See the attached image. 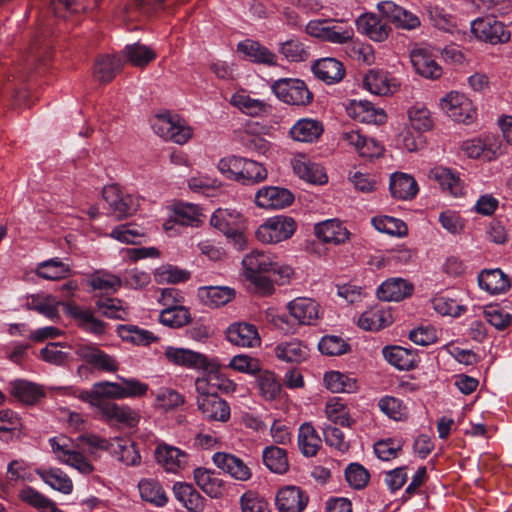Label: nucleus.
Listing matches in <instances>:
<instances>
[{
  "label": "nucleus",
  "instance_id": "1",
  "mask_svg": "<svg viewBox=\"0 0 512 512\" xmlns=\"http://www.w3.org/2000/svg\"><path fill=\"white\" fill-rule=\"evenodd\" d=\"M271 89L280 101L289 105L307 106L313 100L312 92L301 79L281 78L272 84Z\"/></svg>",
  "mask_w": 512,
  "mask_h": 512
},
{
  "label": "nucleus",
  "instance_id": "2",
  "mask_svg": "<svg viewBox=\"0 0 512 512\" xmlns=\"http://www.w3.org/2000/svg\"><path fill=\"white\" fill-rule=\"evenodd\" d=\"M296 227V222L292 217L278 215L260 225L255 235L262 243L273 244L289 239L294 234Z\"/></svg>",
  "mask_w": 512,
  "mask_h": 512
},
{
  "label": "nucleus",
  "instance_id": "3",
  "mask_svg": "<svg viewBox=\"0 0 512 512\" xmlns=\"http://www.w3.org/2000/svg\"><path fill=\"white\" fill-rule=\"evenodd\" d=\"M102 197L108 204L110 214L117 220L132 216L139 207V199L122 192L117 185L105 186L102 190Z\"/></svg>",
  "mask_w": 512,
  "mask_h": 512
},
{
  "label": "nucleus",
  "instance_id": "4",
  "mask_svg": "<svg viewBox=\"0 0 512 512\" xmlns=\"http://www.w3.org/2000/svg\"><path fill=\"white\" fill-rule=\"evenodd\" d=\"M152 127L157 135L177 144L186 143L192 136V129L177 115L169 113L155 116Z\"/></svg>",
  "mask_w": 512,
  "mask_h": 512
},
{
  "label": "nucleus",
  "instance_id": "5",
  "mask_svg": "<svg viewBox=\"0 0 512 512\" xmlns=\"http://www.w3.org/2000/svg\"><path fill=\"white\" fill-rule=\"evenodd\" d=\"M53 453L62 463L72 466L83 474L93 471V465L78 451L72 449L71 441L65 436L49 440Z\"/></svg>",
  "mask_w": 512,
  "mask_h": 512
},
{
  "label": "nucleus",
  "instance_id": "6",
  "mask_svg": "<svg viewBox=\"0 0 512 512\" xmlns=\"http://www.w3.org/2000/svg\"><path fill=\"white\" fill-rule=\"evenodd\" d=\"M75 354L91 367L104 372H116L118 362L114 357L100 350L95 344L77 342L73 345Z\"/></svg>",
  "mask_w": 512,
  "mask_h": 512
},
{
  "label": "nucleus",
  "instance_id": "7",
  "mask_svg": "<svg viewBox=\"0 0 512 512\" xmlns=\"http://www.w3.org/2000/svg\"><path fill=\"white\" fill-rule=\"evenodd\" d=\"M475 36L491 44L506 43L510 40V31L494 17L479 18L471 24Z\"/></svg>",
  "mask_w": 512,
  "mask_h": 512
},
{
  "label": "nucleus",
  "instance_id": "8",
  "mask_svg": "<svg viewBox=\"0 0 512 512\" xmlns=\"http://www.w3.org/2000/svg\"><path fill=\"white\" fill-rule=\"evenodd\" d=\"M445 114L456 122L467 123L474 117L472 102L463 94L450 92L440 100Z\"/></svg>",
  "mask_w": 512,
  "mask_h": 512
},
{
  "label": "nucleus",
  "instance_id": "9",
  "mask_svg": "<svg viewBox=\"0 0 512 512\" xmlns=\"http://www.w3.org/2000/svg\"><path fill=\"white\" fill-rule=\"evenodd\" d=\"M377 8L380 14L397 28L413 30L418 28L421 24L417 15L397 5L393 1L379 2Z\"/></svg>",
  "mask_w": 512,
  "mask_h": 512
},
{
  "label": "nucleus",
  "instance_id": "10",
  "mask_svg": "<svg viewBox=\"0 0 512 512\" xmlns=\"http://www.w3.org/2000/svg\"><path fill=\"white\" fill-rule=\"evenodd\" d=\"M167 360L178 366L195 370H207L209 362L204 354L192 351L190 349L167 347L165 350Z\"/></svg>",
  "mask_w": 512,
  "mask_h": 512
},
{
  "label": "nucleus",
  "instance_id": "11",
  "mask_svg": "<svg viewBox=\"0 0 512 512\" xmlns=\"http://www.w3.org/2000/svg\"><path fill=\"white\" fill-rule=\"evenodd\" d=\"M293 194L280 187H263L255 195V203L265 209H282L292 204Z\"/></svg>",
  "mask_w": 512,
  "mask_h": 512
},
{
  "label": "nucleus",
  "instance_id": "12",
  "mask_svg": "<svg viewBox=\"0 0 512 512\" xmlns=\"http://www.w3.org/2000/svg\"><path fill=\"white\" fill-rule=\"evenodd\" d=\"M99 413L107 423H116L125 427H135L140 421L139 413L127 405L104 403Z\"/></svg>",
  "mask_w": 512,
  "mask_h": 512
},
{
  "label": "nucleus",
  "instance_id": "13",
  "mask_svg": "<svg viewBox=\"0 0 512 512\" xmlns=\"http://www.w3.org/2000/svg\"><path fill=\"white\" fill-rule=\"evenodd\" d=\"M63 309L69 317L77 321L81 329L96 335L105 333L106 324L95 318L91 310L82 308L74 303L63 304Z\"/></svg>",
  "mask_w": 512,
  "mask_h": 512
},
{
  "label": "nucleus",
  "instance_id": "14",
  "mask_svg": "<svg viewBox=\"0 0 512 512\" xmlns=\"http://www.w3.org/2000/svg\"><path fill=\"white\" fill-rule=\"evenodd\" d=\"M308 500V496L300 487L286 486L278 491L276 506L279 512H302Z\"/></svg>",
  "mask_w": 512,
  "mask_h": 512
},
{
  "label": "nucleus",
  "instance_id": "15",
  "mask_svg": "<svg viewBox=\"0 0 512 512\" xmlns=\"http://www.w3.org/2000/svg\"><path fill=\"white\" fill-rule=\"evenodd\" d=\"M155 458L167 472L176 473L186 467L188 455L173 446L159 444L155 449Z\"/></svg>",
  "mask_w": 512,
  "mask_h": 512
},
{
  "label": "nucleus",
  "instance_id": "16",
  "mask_svg": "<svg viewBox=\"0 0 512 512\" xmlns=\"http://www.w3.org/2000/svg\"><path fill=\"white\" fill-rule=\"evenodd\" d=\"M294 173L301 179L311 184H324L327 182V175L324 168L311 162L305 155H297L291 160Z\"/></svg>",
  "mask_w": 512,
  "mask_h": 512
},
{
  "label": "nucleus",
  "instance_id": "17",
  "mask_svg": "<svg viewBox=\"0 0 512 512\" xmlns=\"http://www.w3.org/2000/svg\"><path fill=\"white\" fill-rule=\"evenodd\" d=\"M356 26L361 34L376 42L386 40L391 32L389 24L375 14L361 15L356 20Z\"/></svg>",
  "mask_w": 512,
  "mask_h": 512
},
{
  "label": "nucleus",
  "instance_id": "18",
  "mask_svg": "<svg viewBox=\"0 0 512 512\" xmlns=\"http://www.w3.org/2000/svg\"><path fill=\"white\" fill-rule=\"evenodd\" d=\"M363 83L368 91L379 96L394 93L399 85L394 77L382 70H370L365 75Z\"/></svg>",
  "mask_w": 512,
  "mask_h": 512
},
{
  "label": "nucleus",
  "instance_id": "19",
  "mask_svg": "<svg viewBox=\"0 0 512 512\" xmlns=\"http://www.w3.org/2000/svg\"><path fill=\"white\" fill-rule=\"evenodd\" d=\"M197 405L207 420L227 422L230 418V406L218 395L198 397Z\"/></svg>",
  "mask_w": 512,
  "mask_h": 512
},
{
  "label": "nucleus",
  "instance_id": "20",
  "mask_svg": "<svg viewBox=\"0 0 512 512\" xmlns=\"http://www.w3.org/2000/svg\"><path fill=\"white\" fill-rule=\"evenodd\" d=\"M290 315L301 325H311L319 317L318 303L307 297H298L287 305Z\"/></svg>",
  "mask_w": 512,
  "mask_h": 512
},
{
  "label": "nucleus",
  "instance_id": "21",
  "mask_svg": "<svg viewBox=\"0 0 512 512\" xmlns=\"http://www.w3.org/2000/svg\"><path fill=\"white\" fill-rule=\"evenodd\" d=\"M230 343L240 347H256L260 344L257 328L249 323H233L226 330Z\"/></svg>",
  "mask_w": 512,
  "mask_h": 512
},
{
  "label": "nucleus",
  "instance_id": "22",
  "mask_svg": "<svg viewBox=\"0 0 512 512\" xmlns=\"http://www.w3.org/2000/svg\"><path fill=\"white\" fill-rule=\"evenodd\" d=\"M214 464L230 474L233 478L240 481H247L251 478L250 468L242 459L224 452H217L212 457Z\"/></svg>",
  "mask_w": 512,
  "mask_h": 512
},
{
  "label": "nucleus",
  "instance_id": "23",
  "mask_svg": "<svg viewBox=\"0 0 512 512\" xmlns=\"http://www.w3.org/2000/svg\"><path fill=\"white\" fill-rule=\"evenodd\" d=\"M237 51L251 62L273 66L277 64V56L257 41L246 39L237 45Z\"/></svg>",
  "mask_w": 512,
  "mask_h": 512
},
{
  "label": "nucleus",
  "instance_id": "24",
  "mask_svg": "<svg viewBox=\"0 0 512 512\" xmlns=\"http://www.w3.org/2000/svg\"><path fill=\"white\" fill-rule=\"evenodd\" d=\"M314 232L323 242L335 245L342 244L349 238L348 230L338 219H328L316 224Z\"/></svg>",
  "mask_w": 512,
  "mask_h": 512
},
{
  "label": "nucleus",
  "instance_id": "25",
  "mask_svg": "<svg viewBox=\"0 0 512 512\" xmlns=\"http://www.w3.org/2000/svg\"><path fill=\"white\" fill-rule=\"evenodd\" d=\"M244 276L270 273L276 270V261L270 254L254 250L247 254L243 260Z\"/></svg>",
  "mask_w": 512,
  "mask_h": 512
},
{
  "label": "nucleus",
  "instance_id": "26",
  "mask_svg": "<svg viewBox=\"0 0 512 512\" xmlns=\"http://www.w3.org/2000/svg\"><path fill=\"white\" fill-rule=\"evenodd\" d=\"M175 498L190 512H202L205 508V498L192 484L176 482L173 485Z\"/></svg>",
  "mask_w": 512,
  "mask_h": 512
},
{
  "label": "nucleus",
  "instance_id": "27",
  "mask_svg": "<svg viewBox=\"0 0 512 512\" xmlns=\"http://www.w3.org/2000/svg\"><path fill=\"white\" fill-rule=\"evenodd\" d=\"M312 68L315 76L327 84L338 83L345 76L344 65L335 58L319 59Z\"/></svg>",
  "mask_w": 512,
  "mask_h": 512
},
{
  "label": "nucleus",
  "instance_id": "28",
  "mask_svg": "<svg viewBox=\"0 0 512 512\" xmlns=\"http://www.w3.org/2000/svg\"><path fill=\"white\" fill-rule=\"evenodd\" d=\"M413 285L402 278H391L384 281L377 289V296L383 301H401L410 296Z\"/></svg>",
  "mask_w": 512,
  "mask_h": 512
},
{
  "label": "nucleus",
  "instance_id": "29",
  "mask_svg": "<svg viewBox=\"0 0 512 512\" xmlns=\"http://www.w3.org/2000/svg\"><path fill=\"white\" fill-rule=\"evenodd\" d=\"M411 63L415 71L428 79H438L442 75L441 66L433 56L424 49H416L411 52Z\"/></svg>",
  "mask_w": 512,
  "mask_h": 512
},
{
  "label": "nucleus",
  "instance_id": "30",
  "mask_svg": "<svg viewBox=\"0 0 512 512\" xmlns=\"http://www.w3.org/2000/svg\"><path fill=\"white\" fill-rule=\"evenodd\" d=\"M323 131L324 128L320 121L302 118L290 128L289 134L295 141L312 143L319 139Z\"/></svg>",
  "mask_w": 512,
  "mask_h": 512
},
{
  "label": "nucleus",
  "instance_id": "31",
  "mask_svg": "<svg viewBox=\"0 0 512 512\" xmlns=\"http://www.w3.org/2000/svg\"><path fill=\"white\" fill-rule=\"evenodd\" d=\"M297 444L305 457H314L321 448L322 439L310 422H304L298 429Z\"/></svg>",
  "mask_w": 512,
  "mask_h": 512
},
{
  "label": "nucleus",
  "instance_id": "32",
  "mask_svg": "<svg viewBox=\"0 0 512 512\" xmlns=\"http://www.w3.org/2000/svg\"><path fill=\"white\" fill-rule=\"evenodd\" d=\"M274 352L279 360L296 364L305 361L309 356L308 347L299 339L279 343Z\"/></svg>",
  "mask_w": 512,
  "mask_h": 512
},
{
  "label": "nucleus",
  "instance_id": "33",
  "mask_svg": "<svg viewBox=\"0 0 512 512\" xmlns=\"http://www.w3.org/2000/svg\"><path fill=\"white\" fill-rule=\"evenodd\" d=\"M58 300L53 295L37 294L28 298L26 307L28 310H34L50 320L59 319L58 307L66 304Z\"/></svg>",
  "mask_w": 512,
  "mask_h": 512
},
{
  "label": "nucleus",
  "instance_id": "34",
  "mask_svg": "<svg viewBox=\"0 0 512 512\" xmlns=\"http://www.w3.org/2000/svg\"><path fill=\"white\" fill-rule=\"evenodd\" d=\"M198 487L211 498H220L223 495V483L214 471L206 468H196L193 472Z\"/></svg>",
  "mask_w": 512,
  "mask_h": 512
},
{
  "label": "nucleus",
  "instance_id": "35",
  "mask_svg": "<svg viewBox=\"0 0 512 512\" xmlns=\"http://www.w3.org/2000/svg\"><path fill=\"white\" fill-rule=\"evenodd\" d=\"M480 288L490 294L505 293L510 289L508 277L500 269L484 270L478 276Z\"/></svg>",
  "mask_w": 512,
  "mask_h": 512
},
{
  "label": "nucleus",
  "instance_id": "36",
  "mask_svg": "<svg viewBox=\"0 0 512 512\" xmlns=\"http://www.w3.org/2000/svg\"><path fill=\"white\" fill-rule=\"evenodd\" d=\"M138 490L143 501L156 507H163L168 502V496L159 481L152 478L141 479Z\"/></svg>",
  "mask_w": 512,
  "mask_h": 512
},
{
  "label": "nucleus",
  "instance_id": "37",
  "mask_svg": "<svg viewBox=\"0 0 512 512\" xmlns=\"http://www.w3.org/2000/svg\"><path fill=\"white\" fill-rule=\"evenodd\" d=\"M348 113L354 119L363 123L382 124L386 120V114L381 109H376L368 101L352 102Z\"/></svg>",
  "mask_w": 512,
  "mask_h": 512
},
{
  "label": "nucleus",
  "instance_id": "38",
  "mask_svg": "<svg viewBox=\"0 0 512 512\" xmlns=\"http://www.w3.org/2000/svg\"><path fill=\"white\" fill-rule=\"evenodd\" d=\"M390 191L394 198L410 200L418 192V185L415 179L405 173H395L390 179Z\"/></svg>",
  "mask_w": 512,
  "mask_h": 512
},
{
  "label": "nucleus",
  "instance_id": "39",
  "mask_svg": "<svg viewBox=\"0 0 512 512\" xmlns=\"http://www.w3.org/2000/svg\"><path fill=\"white\" fill-rule=\"evenodd\" d=\"M122 67L121 59L116 55H103L96 59L93 69L94 78L100 83L110 82Z\"/></svg>",
  "mask_w": 512,
  "mask_h": 512
},
{
  "label": "nucleus",
  "instance_id": "40",
  "mask_svg": "<svg viewBox=\"0 0 512 512\" xmlns=\"http://www.w3.org/2000/svg\"><path fill=\"white\" fill-rule=\"evenodd\" d=\"M210 223L214 228L226 234L232 233L238 227H244V218L235 210L218 209L213 213Z\"/></svg>",
  "mask_w": 512,
  "mask_h": 512
},
{
  "label": "nucleus",
  "instance_id": "41",
  "mask_svg": "<svg viewBox=\"0 0 512 512\" xmlns=\"http://www.w3.org/2000/svg\"><path fill=\"white\" fill-rule=\"evenodd\" d=\"M200 299L210 307H220L235 297L234 289L227 286H207L198 290Z\"/></svg>",
  "mask_w": 512,
  "mask_h": 512
},
{
  "label": "nucleus",
  "instance_id": "42",
  "mask_svg": "<svg viewBox=\"0 0 512 512\" xmlns=\"http://www.w3.org/2000/svg\"><path fill=\"white\" fill-rule=\"evenodd\" d=\"M391 323V313L379 307L365 311L358 319L359 327L368 331H378Z\"/></svg>",
  "mask_w": 512,
  "mask_h": 512
},
{
  "label": "nucleus",
  "instance_id": "43",
  "mask_svg": "<svg viewBox=\"0 0 512 512\" xmlns=\"http://www.w3.org/2000/svg\"><path fill=\"white\" fill-rule=\"evenodd\" d=\"M200 210L194 204H179L175 207L173 215L164 223L165 230L173 228V224L181 226H193L195 222H199Z\"/></svg>",
  "mask_w": 512,
  "mask_h": 512
},
{
  "label": "nucleus",
  "instance_id": "44",
  "mask_svg": "<svg viewBox=\"0 0 512 512\" xmlns=\"http://www.w3.org/2000/svg\"><path fill=\"white\" fill-rule=\"evenodd\" d=\"M126 61L135 67L143 68L156 58V53L149 46L139 42L127 45L123 50Z\"/></svg>",
  "mask_w": 512,
  "mask_h": 512
},
{
  "label": "nucleus",
  "instance_id": "45",
  "mask_svg": "<svg viewBox=\"0 0 512 512\" xmlns=\"http://www.w3.org/2000/svg\"><path fill=\"white\" fill-rule=\"evenodd\" d=\"M263 462L266 467L273 473L284 474L289 469V463L286 450L277 447L269 446L263 450Z\"/></svg>",
  "mask_w": 512,
  "mask_h": 512
},
{
  "label": "nucleus",
  "instance_id": "46",
  "mask_svg": "<svg viewBox=\"0 0 512 512\" xmlns=\"http://www.w3.org/2000/svg\"><path fill=\"white\" fill-rule=\"evenodd\" d=\"M267 178V170L257 161L242 158L238 183L253 185Z\"/></svg>",
  "mask_w": 512,
  "mask_h": 512
},
{
  "label": "nucleus",
  "instance_id": "47",
  "mask_svg": "<svg viewBox=\"0 0 512 512\" xmlns=\"http://www.w3.org/2000/svg\"><path fill=\"white\" fill-rule=\"evenodd\" d=\"M324 382L327 389L333 393H354L358 389L355 378L338 371L326 373Z\"/></svg>",
  "mask_w": 512,
  "mask_h": 512
},
{
  "label": "nucleus",
  "instance_id": "48",
  "mask_svg": "<svg viewBox=\"0 0 512 512\" xmlns=\"http://www.w3.org/2000/svg\"><path fill=\"white\" fill-rule=\"evenodd\" d=\"M385 359L400 370H409L414 367L415 355L401 346L383 348Z\"/></svg>",
  "mask_w": 512,
  "mask_h": 512
},
{
  "label": "nucleus",
  "instance_id": "49",
  "mask_svg": "<svg viewBox=\"0 0 512 512\" xmlns=\"http://www.w3.org/2000/svg\"><path fill=\"white\" fill-rule=\"evenodd\" d=\"M429 178L436 181L442 189L448 190L454 196L462 194L459 178L447 168L435 167L431 169Z\"/></svg>",
  "mask_w": 512,
  "mask_h": 512
},
{
  "label": "nucleus",
  "instance_id": "50",
  "mask_svg": "<svg viewBox=\"0 0 512 512\" xmlns=\"http://www.w3.org/2000/svg\"><path fill=\"white\" fill-rule=\"evenodd\" d=\"M36 274L43 279L60 280L70 274V267L58 259H50L38 265Z\"/></svg>",
  "mask_w": 512,
  "mask_h": 512
},
{
  "label": "nucleus",
  "instance_id": "51",
  "mask_svg": "<svg viewBox=\"0 0 512 512\" xmlns=\"http://www.w3.org/2000/svg\"><path fill=\"white\" fill-rule=\"evenodd\" d=\"M41 479L51 488L69 494L72 491L73 484L71 479L60 469L51 468L49 470L38 471Z\"/></svg>",
  "mask_w": 512,
  "mask_h": 512
},
{
  "label": "nucleus",
  "instance_id": "52",
  "mask_svg": "<svg viewBox=\"0 0 512 512\" xmlns=\"http://www.w3.org/2000/svg\"><path fill=\"white\" fill-rule=\"evenodd\" d=\"M160 322L171 328H179L189 323L190 313L183 305L168 307L161 311Z\"/></svg>",
  "mask_w": 512,
  "mask_h": 512
},
{
  "label": "nucleus",
  "instance_id": "53",
  "mask_svg": "<svg viewBox=\"0 0 512 512\" xmlns=\"http://www.w3.org/2000/svg\"><path fill=\"white\" fill-rule=\"evenodd\" d=\"M326 416L330 421L343 427H350L353 420L350 418L349 411L340 398H332L326 403Z\"/></svg>",
  "mask_w": 512,
  "mask_h": 512
},
{
  "label": "nucleus",
  "instance_id": "54",
  "mask_svg": "<svg viewBox=\"0 0 512 512\" xmlns=\"http://www.w3.org/2000/svg\"><path fill=\"white\" fill-rule=\"evenodd\" d=\"M433 309L442 316L459 317L467 307L446 295H436L432 300Z\"/></svg>",
  "mask_w": 512,
  "mask_h": 512
},
{
  "label": "nucleus",
  "instance_id": "55",
  "mask_svg": "<svg viewBox=\"0 0 512 512\" xmlns=\"http://www.w3.org/2000/svg\"><path fill=\"white\" fill-rule=\"evenodd\" d=\"M371 222L374 228L379 232L391 236H404L407 234V226L400 219L390 216H377L373 217Z\"/></svg>",
  "mask_w": 512,
  "mask_h": 512
},
{
  "label": "nucleus",
  "instance_id": "56",
  "mask_svg": "<svg viewBox=\"0 0 512 512\" xmlns=\"http://www.w3.org/2000/svg\"><path fill=\"white\" fill-rule=\"evenodd\" d=\"M118 333L123 340L137 345H149L157 339L152 332L135 325H121Z\"/></svg>",
  "mask_w": 512,
  "mask_h": 512
},
{
  "label": "nucleus",
  "instance_id": "57",
  "mask_svg": "<svg viewBox=\"0 0 512 512\" xmlns=\"http://www.w3.org/2000/svg\"><path fill=\"white\" fill-rule=\"evenodd\" d=\"M12 394L27 404L35 403L43 396V392L39 386L23 380L12 383Z\"/></svg>",
  "mask_w": 512,
  "mask_h": 512
},
{
  "label": "nucleus",
  "instance_id": "58",
  "mask_svg": "<svg viewBox=\"0 0 512 512\" xmlns=\"http://www.w3.org/2000/svg\"><path fill=\"white\" fill-rule=\"evenodd\" d=\"M19 498L30 506L43 512L58 510L54 503L32 487H24L19 492Z\"/></svg>",
  "mask_w": 512,
  "mask_h": 512
},
{
  "label": "nucleus",
  "instance_id": "59",
  "mask_svg": "<svg viewBox=\"0 0 512 512\" xmlns=\"http://www.w3.org/2000/svg\"><path fill=\"white\" fill-rule=\"evenodd\" d=\"M96 307L107 318L124 320L128 315L127 307L117 298H101L97 300Z\"/></svg>",
  "mask_w": 512,
  "mask_h": 512
},
{
  "label": "nucleus",
  "instance_id": "60",
  "mask_svg": "<svg viewBox=\"0 0 512 512\" xmlns=\"http://www.w3.org/2000/svg\"><path fill=\"white\" fill-rule=\"evenodd\" d=\"M231 103L244 113L251 116L259 115L266 109V103L264 101L254 99L243 91L234 94L232 96Z\"/></svg>",
  "mask_w": 512,
  "mask_h": 512
},
{
  "label": "nucleus",
  "instance_id": "61",
  "mask_svg": "<svg viewBox=\"0 0 512 512\" xmlns=\"http://www.w3.org/2000/svg\"><path fill=\"white\" fill-rule=\"evenodd\" d=\"M408 116L411 126L418 131H427L433 126L430 111L422 105L411 107Z\"/></svg>",
  "mask_w": 512,
  "mask_h": 512
},
{
  "label": "nucleus",
  "instance_id": "62",
  "mask_svg": "<svg viewBox=\"0 0 512 512\" xmlns=\"http://www.w3.org/2000/svg\"><path fill=\"white\" fill-rule=\"evenodd\" d=\"M51 9L60 18H68L69 15L77 14L86 10L84 0H52Z\"/></svg>",
  "mask_w": 512,
  "mask_h": 512
},
{
  "label": "nucleus",
  "instance_id": "63",
  "mask_svg": "<svg viewBox=\"0 0 512 512\" xmlns=\"http://www.w3.org/2000/svg\"><path fill=\"white\" fill-rule=\"evenodd\" d=\"M378 406L384 414L395 421L403 420L407 416L406 407L395 397L386 396L380 399Z\"/></svg>",
  "mask_w": 512,
  "mask_h": 512
},
{
  "label": "nucleus",
  "instance_id": "64",
  "mask_svg": "<svg viewBox=\"0 0 512 512\" xmlns=\"http://www.w3.org/2000/svg\"><path fill=\"white\" fill-rule=\"evenodd\" d=\"M242 512H270L268 502L255 491H247L240 498Z\"/></svg>",
  "mask_w": 512,
  "mask_h": 512
}]
</instances>
